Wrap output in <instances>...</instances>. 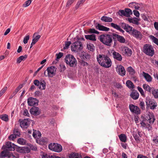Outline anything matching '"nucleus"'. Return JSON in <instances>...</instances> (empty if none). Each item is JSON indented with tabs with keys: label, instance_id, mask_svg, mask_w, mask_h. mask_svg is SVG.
Segmentation results:
<instances>
[{
	"label": "nucleus",
	"instance_id": "nucleus-1",
	"mask_svg": "<svg viewBox=\"0 0 158 158\" xmlns=\"http://www.w3.org/2000/svg\"><path fill=\"white\" fill-rule=\"evenodd\" d=\"M155 118L153 114L149 113L147 115L144 114L142 115L139 119L140 124L143 127H149L148 130L150 129L152 127L150 126V124L147 123V122H149L150 124H152L153 123Z\"/></svg>",
	"mask_w": 158,
	"mask_h": 158
},
{
	"label": "nucleus",
	"instance_id": "nucleus-2",
	"mask_svg": "<svg viewBox=\"0 0 158 158\" xmlns=\"http://www.w3.org/2000/svg\"><path fill=\"white\" fill-rule=\"evenodd\" d=\"M97 59L99 64L101 66L106 68H109L111 66V60L107 55L99 54L97 56Z\"/></svg>",
	"mask_w": 158,
	"mask_h": 158
},
{
	"label": "nucleus",
	"instance_id": "nucleus-3",
	"mask_svg": "<svg viewBox=\"0 0 158 158\" xmlns=\"http://www.w3.org/2000/svg\"><path fill=\"white\" fill-rule=\"evenodd\" d=\"M16 145L10 142H7L6 143L5 145H3L2 149L4 150L0 153V158H5L6 155H7L9 151H14Z\"/></svg>",
	"mask_w": 158,
	"mask_h": 158
},
{
	"label": "nucleus",
	"instance_id": "nucleus-4",
	"mask_svg": "<svg viewBox=\"0 0 158 158\" xmlns=\"http://www.w3.org/2000/svg\"><path fill=\"white\" fill-rule=\"evenodd\" d=\"M100 40L105 45L108 46H111L113 43V40L110 35L104 34L99 36Z\"/></svg>",
	"mask_w": 158,
	"mask_h": 158
},
{
	"label": "nucleus",
	"instance_id": "nucleus-5",
	"mask_svg": "<svg viewBox=\"0 0 158 158\" xmlns=\"http://www.w3.org/2000/svg\"><path fill=\"white\" fill-rule=\"evenodd\" d=\"M142 50L145 54L150 56H152L155 54L153 47L149 44H144Z\"/></svg>",
	"mask_w": 158,
	"mask_h": 158
},
{
	"label": "nucleus",
	"instance_id": "nucleus-6",
	"mask_svg": "<svg viewBox=\"0 0 158 158\" xmlns=\"http://www.w3.org/2000/svg\"><path fill=\"white\" fill-rule=\"evenodd\" d=\"M64 60L66 64L71 67H73L77 65V60L74 56L72 55L68 54L66 56Z\"/></svg>",
	"mask_w": 158,
	"mask_h": 158
},
{
	"label": "nucleus",
	"instance_id": "nucleus-7",
	"mask_svg": "<svg viewBox=\"0 0 158 158\" xmlns=\"http://www.w3.org/2000/svg\"><path fill=\"white\" fill-rule=\"evenodd\" d=\"M145 102L147 109L150 107L151 109L154 110L157 106V104L156 101L153 99H151L149 97H146Z\"/></svg>",
	"mask_w": 158,
	"mask_h": 158
},
{
	"label": "nucleus",
	"instance_id": "nucleus-8",
	"mask_svg": "<svg viewBox=\"0 0 158 158\" xmlns=\"http://www.w3.org/2000/svg\"><path fill=\"white\" fill-rule=\"evenodd\" d=\"M83 44L81 42L77 41L74 42L71 46V49L72 51L78 52L83 49Z\"/></svg>",
	"mask_w": 158,
	"mask_h": 158
},
{
	"label": "nucleus",
	"instance_id": "nucleus-9",
	"mask_svg": "<svg viewBox=\"0 0 158 158\" xmlns=\"http://www.w3.org/2000/svg\"><path fill=\"white\" fill-rule=\"evenodd\" d=\"M48 147L49 149L58 152H60L62 149L61 145L57 143H51Z\"/></svg>",
	"mask_w": 158,
	"mask_h": 158
},
{
	"label": "nucleus",
	"instance_id": "nucleus-10",
	"mask_svg": "<svg viewBox=\"0 0 158 158\" xmlns=\"http://www.w3.org/2000/svg\"><path fill=\"white\" fill-rule=\"evenodd\" d=\"M20 126L22 128H27L31 123V120L29 118L24 119L23 120L19 119V120Z\"/></svg>",
	"mask_w": 158,
	"mask_h": 158
},
{
	"label": "nucleus",
	"instance_id": "nucleus-11",
	"mask_svg": "<svg viewBox=\"0 0 158 158\" xmlns=\"http://www.w3.org/2000/svg\"><path fill=\"white\" fill-rule=\"evenodd\" d=\"M33 83L40 89L44 90L46 87V82L44 80L40 82L38 80L35 79L33 81Z\"/></svg>",
	"mask_w": 158,
	"mask_h": 158
},
{
	"label": "nucleus",
	"instance_id": "nucleus-12",
	"mask_svg": "<svg viewBox=\"0 0 158 158\" xmlns=\"http://www.w3.org/2000/svg\"><path fill=\"white\" fill-rule=\"evenodd\" d=\"M131 35L136 39L141 40L142 38L143 35L141 33L134 28L132 29Z\"/></svg>",
	"mask_w": 158,
	"mask_h": 158
},
{
	"label": "nucleus",
	"instance_id": "nucleus-13",
	"mask_svg": "<svg viewBox=\"0 0 158 158\" xmlns=\"http://www.w3.org/2000/svg\"><path fill=\"white\" fill-rule=\"evenodd\" d=\"M39 101L36 98L30 97L27 99V103L29 106H37L38 105Z\"/></svg>",
	"mask_w": 158,
	"mask_h": 158
},
{
	"label": "nucleus",
	"instance_id": "nucleus-14",
	"mask_svg": "<svg viewBox=\"0 0 158 158\" xmlns=\"http://www.w3.org/2000/svg\"><path fill=\"white\" fill-rule=\"evenodd\" d=\"M56 68L53 66H51L47 68L48 76L50 77H52L56 74Z\"/></svg>",
	"mask_w": 158,
	"mask_h": 158
},
{
	"label": "nucleus",
	"instance_id": "nucleus-15",
	"mask_svg": "<svg viewBox=\"0 0 158 158\" xmlns=\"http://www.w3.org/2000/svg\"><path fill=\"white\" fill-rule=\"evenodd\" d=\"M129 108L132 112L136 114H139L140 113V110L138 106L131 104L129 105Z\"/></svg>",
	"mask_w": 158,
	"mask_h": 158
},
{
	"label": "nucleus",
	"instance_id": "nucleus-16",
	"mask_svg": "<svg viewBox=\"0 0 158 158\" xmlns=\"http://www.w3.org/2000/svg\"><path fill=\"white\" fill-rule=\"evenodd\" d=\"M116 71L120 75L123 76L126 74V71L124 67L121 65H118L116 68Z\"/></svg>",
	"mask_w": 158,
	"mask_h": 158
},
{
	"label": "nucleus",
	"instance_id": "nucleus-17",
	"mask_svg": "<svg viewBox=\"0 0 158 158\" xmlns=\"http://www.w3.org/2000/svg\"><path fill=\"white\" fill-rule=\"evenodd\" d=\"M30 112L31 114L34 115H38L40 113V111L39 107L34 106L31 108Z\"/></svg>",
	"mask_w": 158,
	"mask_h": 158
},
{
	"label": "nucleus",
	"instance_id": "nucleus-18",
	"mask_svg": "<svg viewBox=\"0 0 158 158\" xmlns=\"http://www.w3.org/2000/svg\"><path fill=\"white\" fill-rule=\"evenodd\" d=\"M122 51L123 53L128 56H130L132 54L131 50L125 46L122 48Z\"/></svg>",
	"mask_w": 158,
	"mask_h": 158
},
{
	"label": "nucleus",
	"instance_id": "nucleus-19",
	"mask_svg": "<svg viewBox=\"0 0 158 158\" xmlns=\"http://www.w3.org/2000/svg\"><path fill=\"white\" fill-rule=\"evenodd\" d=\"M120 25L127 32H129L132 30V27L128 24L122 22L120 23Z\"/></svg>",
	"mask_w": 158,
	"mask_h": 158
},
{
	"label": "nucleus",
	"instance_id": "nucleus-20",
	"mask_svg": "<svg viewBox=\"0 0 158 158\" xmlns=\"http://www.w3.org/2000/svg\"><path fill=\"white\" fill-rule=\"evenodd\" d=\"M95 26L96 28L98 29L99 30L104 31H108L110 30L109 28L101 25L99 23H96Z\"/></svg>",
	"mask_w": 158,
	"mask_h": 158
},
{
	"label": "nucleus",
	"instance_id": "nucleus-21",
	"mask_svg": "<svg viewBox=\"0 0 158 158\" xmlns=\"http://www.w3.org/2000/svg\"><path fill=\"white\" fill-rule=\"evenodd\" d=\"M112 55L114 59L118 61H121L122 60V57L121 55L116 51H114L112 53Z\"/></svg>",
	"mask_w": 158,
	"mask_h": 158
},
{
	"label": "nucleus",
	"instance_id": "nucleus-22",
	"mask_svg": "<svg viewBox=\"0 0 158 158\" xmlns=\"http://www.w3.org/2000/svg\"><path fill=\"white\" fill-rule=\"evenodd\" d=\"M131 97L134 100L138 99L139 97V93L136 90H134L130 95Z\"/></svg>",
	"mask_w": 158,
	"mask_h": 158
},
{
	"label": "nucleus",
	"instance_id": "nucleus-23",
	"mask_svg": "<svg viewBox=\"0 0 158 158\" xmlns=\"http://www.w3.org/2000/svg\"><path fill=\"white\" fill-rule=\"evenodd\" d=\"M140 4L136 2H132L129 3L128 6L132 8L135 9L136 10H139V8Z\"/></svg>",
	"mask_w": 158,
	"mask_h": 158
},
{
	"label": "nucleus",
	"instance_id": "nucleus-24",
	"mask_svg": "<svg viewBox=\"0 0 158 158\" xmlns=\"http://www.w3.org/2000/svg\"><path fill=\"white\" fill-rule=\"evenodd\" d=\"M85 37L87 40H89L93 41L96 40V36L94 34L85 35Z\"/></svg>",
	"mask_w": 158,
	"mask_h": 158
},
{
	"label": "nucleus",
	"instance_id": "nucleus-25",
	"mask_svg": "<svg viewBox=\"0 0 158 158\" xmlns=\"http://www.w3.org/2000/svg\"><path fill=\"white\" fill-rule=\"evenodd\" d=\"M16 150L19 152L21 153H25L26 151H27V149H28V148L27 147H19L16 145L15 147Z\"/></svg>",
	"mask_w": 158,
	"mask_h": 158
},
{
	"label": "nucleus",
	"instance_id": "nucleus-26",
	"mask_svg": "<svg viewBox=\"0 0 158 158\" xmlns=\"http://www.w3.org/2000/svg\"><path fill=\"white\" fill-rule=\"evenodd\" d=\"M69 158H82L81 155L78 153L72 152L69 156Z\"/></svg>",
	"mask_w": 158,
	"mask_h": 158
},
{
	"label": "nucleus",
	"instance_id": "nucleus-27",
	"mask_svg": "<svg viewBox=\"0 0 158 158\" xmlns=\"http://www.w3.org/2000/svg\"><path fill=\"white\" fill-rule=\"evenodd\" d=\"M143 76L145 80L148 82H150L152 81V77L149 74L145 73L144 72H143Z\"/></svg>",
	"mask_w": 158,
	"mask_h": 158
},
{
	"label": "nucleus",
	"instance_id": "nucleus-28",
	"mask_svg": "<svg viewBox=\"0 0 158 158\" xmlns=\"http://www.w3.org/2000/svg\"><path fill=\"white\" fill-rule=\"evenodd\" d=\"M27 55L19 56L17 59L16 63L17 64H19L22 61L25 60L27 58Z\"/></svg>",
	"mask_w": 158,
	"mask_h": 158
},
{
	"label": "nucleus",
	"instance_id": "nucleus-29",
	"mask_svg": "<svg viewBox=\"0 0 158 158\" xmlns=\"http://www.w3.org/2000/svg\"><path fill=\"white\" fill-rule=\"evenodd\" d=\"M87 48L88 50L92 52H94L95 49V47L94 45L91 43H89L87 44Z\"/></svg>",
	"mask_w": 158,
	"mask_h": 158
},
{
	"label": "nucleus",
	"instance_id": "nucleus-30",
	"mask_svg": "<svg viewBox=\"0 0 158 158\" xmlns=\"http://www.w3.org/2000/svg\"><path fill=\"white\" fill-rule=\"evenodd\" d=\"M119 138L121 141L125 143L127 140V137L125 134H121L118 135Z\"/></svg>",
	"mask_w": 158,
	"mask_h": 158
},
{
	"label": "nucleus",
	"instance_id": "nucleus-31",
	"mask_svg": "<svg viewBox=\"0 0 158 158\" xmlns=\"http://www.w3.org/2000/svg\"><path fill=\"white\" fill-rule=\"evenodd\" d=\"M101 20L103 21L108 22H111L113 21V19L112 18L106 16H103L101 18Z\"/></svg>",
	"mask_w": 158,
	"mask_h": 158
},
{
	"label": "nucleus",
	"instance_id": "nucleus-32",
	"mask_svg": "<svg viewBox=\"0 0 158 158\" xmlns=\"http://www.w3.org/2000/svg\"><path fill=\"white\" fill-rule=\"evenodd\" d=\"M127 71L129 73V74H130L131 77H133L135 73V70L132 68V67L130 66L128 67Z\"/></svg>",
	"mask_w": 158,
	"mask_h": 158
},
{
	"label": "nucleus",
	"instance_id": "nucleus-33",
	"mask_svg": "<svg viewBox=\"0 0 158 158\" xmlns=\"http://www.w3.org/2000/svg\"><path fill=\"white\" fill-rule=\"evenodd\" d=\"M127 86L130 89H134L135 88L134 85L132 82L130 80H127L126 82Z\"/></svg>",
	"mask_w": 158,
	"mask_h": 158
},
{
	"label": "nucleus",
	"instance_id": "nucleus-34",
	"mask_svg": "<svg viewBox=\"0 0 158 158\" xmlns=\"http://www.w3.org/2000/svg\"><path fill=\"white\" fill-rule=\"evenodd\" d=\"M110 35L111 36V38L113 39L114 45H115L119 35L115 33H111Z\"/></svg>",
	"mask_w": 158,
	"mask_h": 158
},
{
	"label": "nucleus",
	"instance_id": "nucleus-35",
	"mask_svg": "<svg viewBox=\"0 0 158 158\" xmlns=\"http://www.w3.org/2000/svg\"><path fill=\"white\" fill-rule=\"evenodd\" d=\"M143 89L145 90L148 92H149L150 93L152 91V88H151L149 85L146 84H143Z\"/></svg>",
	"mask_w": 158,
	"mask_h": 158
},
{
	"label": "nucleus",
	"instance_id": "nucleus-36",
	"mask_svg": "<svg viewBox=\"0 0 158 158\" xmlns=\"http://www.w3.org/2000/svg\"><path fill=\"white\" fill-rule=\"evenodd\" d=\"M152 93L155 98H158V89H154V88L152 90Z\"/></svg>",
	"mask_w": 158,
	"mask_h": 158
},
{
	"label": "nucleus",
	"instance_id": "nucleus-37",
	"mask_svg": "<svg viewBox=\"0 0 158 158\" xmlns=\"http://www.w3.org/2000/svg\"><path fill=\"white\" fill-rule=\"evenodd\" d=\"M125 10L126 12V17H130V15L132 14V10L129 8H125Z\"/></svg>",
	"mask_w": 158,
	"mask_h": 158
},
{
	"label": "nucleus",
	"instance_id": "nucleus-38",
	"mask_svg": "<svg viewBox=\"0 0 158 158\" xmlns=\"http://www.w3.org/2000/svg\"><path fill=\"white\" fill-rule=\"evenodd\" d=\"M0 118L5 122L8 121L9 120L8 115L6 114H3L0 115Z\"/></svg>",
	"mask_w": 158,
	"mask_h": 158
},
{
	"label": "nucleus",
	"instance_id": "nucleus-39",
	"mask_svg": "<svg viewBox=\"0 0 158 158\" xmlns=\"http://www.w3.org/2000/svg\"><path fill=\"white\" fill-rule=\"evenodd\" d=\"M17 142L21 145H24L26 143V140L22 138H19L17 140Z\"/></svg>",
	"mask_w": 158,
	"mask_h": 158
},
{
	"label": "nucleus",
	"instance_id": "nucleus-40",
	"mask_svg": "<svg viewBox=\"0 0 158 158\" xmlns=\"http://www.w3.org/2000/svg\"><path fill=\"white\" fill-rule=\"evenodd\" d=\"M150 38L153 42L158 46V39L152 35L150 36Z\"/></svg>",
	"mask_w": 158,
	"mask_h": 158
},
{
	"label": "nucleus",
	"instance_id": "nucleus-41",
	"mask_svg": "<svg viewBox=\"0 0 158 158\" xmlns=\"http://www.w3.org/2000/svg\"><path fill=\"white\" fill-rule=\"evenodd\" d=\"M133 136L135 140L137 142L140 141V138L136 132L134 131L133 133Z\"/></svg>",
	"mask_w": 158,
	"mask_h": 158
},
{
	"label": "nucleus",
	"instance_id": "nucleus-42",
	"mask_svg": "<svg viewBox=\"0 0 158 158\" xmlns=\"http://www.w3.org/2000/svg\"><path fill=\"white\" fill-rule=\"evenodd\" d=\"M117 41L121 43H125L126 42V40L124 38L123 36L119 35H118Z\"/></svg>",
	"mask_w": 158,
	"mask_h": 158
},
{
	"label": "nucleus",
	"instance_id": "nucleus-43",
	"mask_svg": "<svg viewBox=\"0 0 158 158\" xmlns=\"http://www.w3.org/2000/svg\"><path fill=\"white\" fill-rule=\"evenodd\" d=\"M86 0H79L77 3L76 6L75 8L76 9H77L80 6L83 4L84 2Z\"/></svg>",
	"mask_w": 158,
	"mask_h": 158
},
{
	"label": "nucleus",
	"instance_id": "nucleus-44",
	"mask_svg": "<svg viewBox=\"0 0 158 158\" xmlns=\"http://www.w3.org/2000/svg\"><path fill=\"white\" fill-rule=\"evenodd\" d=\"M88 33L89 34H98L99 32L96 30L94 28H90L89 29Z\"/></svg>",
	"mask_w": 158,
	"mask_h": 158
},
{
	"label": "nucleus",
	"instance_id": "nucleus-45",
	"mask_svg": "<svg viewBox=\"0 0 158 158\" xmlns=\"http://www.w3.org/2000/svg\"><path fill=\"white\" fill-rule=\"evenodd\" d=\"M36 34V33H34L33 35V38L32 40L33 41H35L36 43L39 40V39L41 37V36L40 35H38L36 36L35 37H34Z\"/></svg>",
	"mask_w": 158,
	"mask_h": 158
},
{
	"label": "nucleus",
	"instance_id": "nucleus-46",
	"mask_svg": "<svg viewBox=\"0 0 158 158\" xmlns=\"http://www.w3.org/2000/svg\"><path fill=\"white\" fill-rule=\"evenodd\" d=\"M83 59H80L79 60V62L80 64L84 66H88V64L86 62H85Z\"/></svg>",
	"mask_w": 158,
	"mask_h": 158
},
{
	"label": "nucleus",
	"instance_id": "nucleus-47",
	"mask_svg": "<svg viewBox=\"0 0 158 158\" xmlns=\"http://www.w3.org/2000/svg\"><path fill=\"white\" fill-rule=\"evenodd\" d=\"M125 13L126 12L125 10H119L117 12L118 15H119L120 16H122L123 15L126 16V14Z\"/></svg>",
	"mask_w": 158,
	"mask_h": 158
},
{
	"label": "nucleus",
	"instance_id": "nucleus-48",
	"mask_svg": "<svg viewBox=\"0 0 158 158\" xmlns=\"http://www.w3.org/2000/svg\"><path fill=\"white\" fill-rule=\"evenodd\" d=\"M8 153L7 155H6L5 157V158L6 157H7V158H17V157L12 153L9 152Z\"/></svg>",
	"mask_w": 158,
	"mask_h": 158
},
{
	"label": "nucleus",
	"instance_id": "nucleus-49",
	"mask_svg": "<svg viewBox=\"0 0 158 158\" xmlns=\"http://www.w3.org/2000/svg\"><path fill=\"white\" fill-rule=\"evenodd\" d=\"M110 26L111 27H113L114 28L118 30L120 28V27L119 26L113 23H110Z\"/></svg>",
	"mask_w": 158,
	"mask_h": 158
},
{
	"label": "nucleus",
	"instance_id": "nucleus-50",
	"mask_svg": "<svg viewBox=\"0 0 158 158\" xmlns=\"http://www.w3.org/2000/svg\"><path fill=\"white\" fill-rule=\"evenodd\" d=\"M13 133L16 136H20V134L19 130L17 129H15L13 131Z\"/></svg>",
	"mask_w": 158,
	"mask_h": 158
},
{
	"label": "nucleus",
	"instance_id": "nucleus-51",
	"mask_svg": "<svg viewBox=\"0 0 158 158\" xmlns=\"http://www.w3.org/2000/svg\"><path fill=\"white\" fill-rule=\"evenodd\" d=\"M71 44V42L70 41H67L65 42V46L64 47L63 49H67L70 45Z\"/></svg>",
	"mask_w": 158,
	"mask_h": 158
},
{
	"label": "nucleus",
	"instance_id": "nucleus-52",
	"mask_svg": "<svg viewBox=\"0 0 158 158\" xmlns=\"http://www.w3.org/2000/svg\"><path fill=\"white\" fill-rule=\"evenodd\" d=\"M31 2V0H28L26 1L23 5V7H25L28 6Z\"/></svg>",
	"mask_w": 158,
	"mask_h": 158
},
{
	"label": "nucleus",
	"instance_id": "nucleus-53",
	"mask_svg": "<svg viewBox=\"0 0 158 158\" xmlns=\"http://www.w3.org/2000/svg\"><path fill=\"white\" fill-rule=\"evenodd\" d=\"M63 53L62 52H60L58 54H56V60L58 61L59 59L60 58L63 56Z\"/></svg>",
	"mask_w": 158,
	"mask_h": 158
},
{
	"label": "nucleus",
	"instance_id": "nucleus-54",
	"mask_svg": "<svg viewBox=\"0 0 158 158\" xmlns=\"http://www.w3.org/2000/svg\"><path fill=\"white\" fill-rule=\"evenodd\" d=\"M139 106L141 109L142 110H145V105L144 102L143 101H140L139 104Z\"/></svg>",
	"mask_w": 158,
	"mask_h": 158
},
{
	"label": "nucleus",
	"instance_id": "nucleus-55",
	"mask_svg": "<svg viewBox=\"0 0 158 158\" xmlns=\"http://www.w3.org/2000/svg\"><path fill=\"white\" fill-rule=\"evenodd\" d=\"M137 89L138 90L139 92L141 95L143 97H145V94L144 93V92L142 89L139 86H138L137 87Z\"/></svg>",
	"mask_w": 158,
	"mask_h": 158
},
{
	"label": "nucleus",
	"instance_id": "nucleus-56",
	"mask_svg": "<svg viewBox=\"0 0 158 158\" xmlns=\"http://www.w3.org/2000/svg\"><path fill=\"white\" fill-rule=\"evenodd\" d=\"M54 156H55L51 155L50 156L45 154L42 156V158H54Z\"/></svg>",
	"mask_w": 158,
	"mask_h": 158
},
{
	"label": "nucleus",
	"instance_id": "nucleus-57",
	"mask_svg": "<svg viewBox=\"0 0 158 158\" xmlns=\"http://www.w3.org/2000/svg\"><path fill=\"white\" fill-rule=\"evenodd\" d=\"M90 56L88 54H83V56H82L81 58V59H83L84 60H85V59H89L90 58Z\"/></svg>",
	"mask_w": 158,
	"mask_h": 158
},
{
	"label": "nucleus",
	"instance_id": "nucleus-58",
	"mask_svg": "<svg viewBox=\"0 0 158 158\" xmlns=\"http://www.w3.org/2000/svg\"><path fill=\"white\" fill-rule=\"evenodd\" d=\"M60 72L64 71L66 69L65 66L63 64H60Z\"/></svg>",
	"mask_w": 158,
	"mask_h": 158
},
{
	"label": "nucleus",
	"instance_id": "nucleus-59",
	"mask_svg": "<svg viewBox=\"0 0 158 158\" xmlns=\"http://www.w3.org/2000/svg\"><path fill=\"white\" fill-rule=\"evenodd\" d=\"M139 19L136 17L133 18V23H132L138 25L139 24Z\"/></svg>",
	"mask_w": 158,
	"mask_h": 158
},
{
	"label": "nucleus",
	"instance_id": "nucleus-60",
	"mask_svg": "<svg viewBox=\"0 0 158 158\" xmlns=\"http://www.w3.org/2000/svg\"><path fill=\"white\" fill-rule=\"evenodd\" d=\"M29 39V35H27L24 38L23 40V42L24 44H27V42L28 41Z\"/></svg>",
	"mask_w": 158,
	"mask_h": 158
},
{
	"label": "nucleus",
	"instance_id": "nucleus-61",
	"mask_svg": "<svg viewBox=\"0 0 158 158\" xmlns=\"http://www.w3.org/2000/svg\"><path fill=\"white\" fill-rule=\"evenodd\" d=\"M16 137L17 136L14 134H13L10 135L9 136L8 138L10 140H14L15 139H16Z\"/></svg>",
	"mask_w": 158,
	"mask_h": 158
},
{
	"label": "nucleus",
	"instance_id": "nucleus-62",
	"mask_svg": "<svg viewBox=\"0 0 158 158\" xmlns=\"http://www.w3.org/2000/svg\"><path fill=\"white\" fill-rule=\"evenodd\" d=\"M23 115L24 116L29 117V114L28 113V110L27 109H25L24 110Z\"/></svg>",
	"mask_w": 158,
	"mask_h": 158
},
{
	"label": "nucleus",
	"instance_id": "nucleus-63",
	"mask_svg": "<svg viewBox=\"0 0 158 158\" xmlns=\"http://www.w3.org/2000/svg\"><path fill=\"white\" fill-rule=\"evenodd\" d=\"M74 1V0H69L66 4V6L68 7L73 3Z\"/></svg>",
	"mask_w": 158,
	"mask_h": 158
},
{
	"label": "nucleus",
	"instance_id": "nucleus-64",
	"mask_svg": "<svg viewBox=\"0 0 158 158\" xmlns=\"http://www.w3.org/2000/svg\"><path fill=\"white\" fill-rule=\"evenodd\" d=\"M134 14L137 17H138L139 16V12L136 10H133Z\"/></svg>",
	"mask_w": 158,
	"mask_h": 158
}]
</instances>
